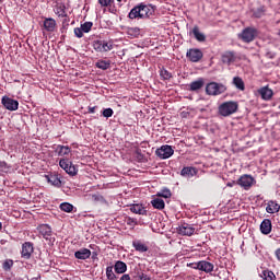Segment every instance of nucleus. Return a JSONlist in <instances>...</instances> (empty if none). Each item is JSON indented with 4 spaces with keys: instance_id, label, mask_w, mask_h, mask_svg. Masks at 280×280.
Here are the masks:
<instances>
[{
    "instance_id": "obj_1",
    "label": "nucleus",
    "mask_w": 280,
    "mask_h": 280,
    "mask_svg": "<svg viewBox=\"0 0 280 280\" xmlns=\"http://www.w3.org/2000/svg\"><path fill=\"white\" fill-rule=\"evenodd\" d=\"M149 18H150V7H148L143 2L133 7L128 14V19H131V20L149 19Z\"/></svg>"
},
{
    "instance_id": "obj_2",
    "label": "nucleus",
    "mask_w": 280,
    "mask_h": 280,
    "mask_svg": "<svg viewBox=\"0 0 280 280\" xmlns=\"http://www.w3.org/2000/svg\"><path fill=\"white\" fill-rule=\"evenodd\" d=\"M238 105L236 102H225L219 106V113L222 117H229L237 113Z\"/></svg>"
},
{
    "instance_id": "obj_3",
    "label": "nucleus",
    "mask_w": 280,
    "mask_h": 280,
    "mask_svg": "<svg viewBox=\"0 0 280 280\" xmlns=\"http://www.w3.org/2000/svg\"><path fill=\"white\" fill-rule=\"evenodd\" d=\"M92 47L95 51H98L100 54H104L106 51H112L113 44L112 42H107L104 39H95L92 44Z\"/></svg>"
},
{
    "instance_id": "obj_4",
    "label": "nucleus",
    "mask_w": 280,
    "mask_h": 280,
    "mask_svg": "<svg viewBox=\"0 0 280 280\" xmlns=\"http://www.w3.org/2000/svg\"><path fill=\"white\" fill-rule=\"evenodd\" d=\"M238 38L243 43H253L257 38V31L254 27H246L238 34Z\"/></svg>"
},
{
    "instance_id": "obj_5",
    "label": "nucleus",
    "mask_w": 280,
    "mask_h": 280,
    "mask_svg": "<svg viewBox=\"0 0 280 280\" xmlns=\"http://www.w3.org/2000/svg\"><path fill=\"white\" fill-rule=\"evenodd\" d=\"M59 166L61 170H65L66 174H69V176H75L78 174V168L69 159H61L59 161Z\"/></svg>"
},
{
    "instance_id": "obj_6",
    "label": "nucleus",
    "mask_w": 280,
    "mask_h": 280,
    "mask_svg": "<svg viewBox=\"0 0 280 280\" xmlns=\"http://www.w3.org/2000/svg\"><path fill=\"white\" fill-rule=\"evenodd\" d=\"M155 154L159 156V159H170V156L174 154V149H172L171 145L165 144L156 149Z\"/></svg>"
},
{
    "instance_id": "obj_7",
    "label": "nucleus",
    "mask_w": 280,
    "mask_h": 280,
    "mask_svg": "<svg viewBox=\"0 0 280 280\" xmlns=\"http://www.w3.org/2000/svg\"><path fill=\"white\" fill-rule=\"evenodd\" d=\"M237 184L243 187V189L248 190L250 189V187H253V185H255V177L250 176V175H242L238 178Z\"/></svg>"
},
{
    "instance_id": "obj_8",
    "label": "nucleus",
    "mask_w": 280,
    "mask_h": 280,
    "mask_svg": "<svg viewBox=\"0 0 280 280\" xmlns=\"http://www.w3.org/2000/svg\"><path fill=\"white\" fill-rule=\"evenodd\" d=\"M186 58H188L190 62H200V60H202V50L198 48H190L186 52Z\"/></svg>"
},
{
    "instance_id": "obj_9",
    "label": "nucleus",
    "mask_w": 280,
    "mask_h": 280,
    "mask_svg": "<svg viewBox=\"0 0 280 280\" xmlns=\"http://www.w3.org/2000/svg\"><path fill=\"white\" fill-rule=\"evenodd\" d=\"M34 254V243L25 242L22 245L21 257L22 259H31Z\"/></svg>"
},
{
    "instance_id": "obj_10",
    "label": "nucleus",
    "mask_w": 280,
    "mask_h": 280,
    "mask_svg": "<svg viewBox=\"0 0 280 280\" xmlns=\"http://www.w3.org/2000/svg\"><path fill=\"white\" fill-rule=\"evenodd\" d=\"M1 104L4 106V108H7V110H19V101L11 97L3 96Z\"/></svg>"
},
{
    "instance_id": "obj_11",
    "label": "nucleus",
    "mask_w": 280,
    "mask_h": 280,
    "mask_svg": "<svg viewBox=\"0 0 280 280\" xmlns=\"http://www.w3.org/2000/svg\"><path fill=\"white\" fill-rule=\"evenodd\" d=\"M177 233H178V235H187L189 237V236L194 235V233H196V228H194V225H191L189 223H182L177 228Z\"/></svg>"
},
{
    "instance_id": "obj_12",
    "label": "nucleus",
    "mask_w": 280,
    "mask_h": 280,
    "mask_svg": "<svg viewBox=\"0 0 280 280\" xmlns=\"http://www.w3.org/2000/svg\"><path fill=\"white\" fill-rule=\"evenodd\" d=\"M221 61L223 65H228V67H231L233 62L237 61V55L235 51L228 50L221 56Z\"/></svg>"
},
{
    "instance_id": "obj_13",
    "label": "nucleus",
    "mask_w": 280,
    "mask_h": 280,
    "mask_svg": "<svg viewBox=\"0 0 280 280\" xmlns=\"http://www.w3.org/2000/svg\"><path fill=\"white\" fill-rule=\"evenodd\" d=\"M37 231L40 233L44 240H51V235H54V232L51 231V226H49V224L39 225L37 228Z\"/></svg>"
},
{
    "instance_id": "obj_14",
    "label": "nucleus",
    "mask_w": 280,
    "mask_h": 280,
    "mask_svg": "<svg viewBox=\"0 0 280 280\" xmlns=\"http://www.w3.org/2000/svg\"><path fill=\"white\" fill-rule=\"evenodd\" d=\"M258 93H259L261 100H264L265 102L272 100V95H275V92H272V90L268 86L260 88L258 90Z\"/></svg>"
},
{
    "instance_id": "obj_15",
    "label": "nucleus",
    "mask_w": 280,
    "mask_h": 280,
    "mask_svg": "<svg viewBox=\"0 0 280 280\" xmlns=\"http://www.w3.org/2000/svg\"><path fill=\"white\" fill-rule=\"evenodd\" d=\"M260 233H262V235H270V233H272V221L270 219H265L260 223Z\"/></svg>"
},
{
    "instance_id": "obj_16",
    "label": "nucleus",
    "mask_w": 280,
    "mask_h": 280,
    "mask_svg": "<svg viewBox=\"0 0 280 280\" xmlns=\"http://www.w3.org/2000/svg\"><path fill=\"white\" fill-rule=\"evenodd\" d=\"M190 34H192L198 43H205V40H207V36L205 35V33L200 32V27H198V25H195L192 27Z\"/></svg>"
},
{
    "instance_id": "obj_17",
    "label": "nucleus",
    "mask_w": 280,
    "mask_h": 280,
    "mask_svg": "<svg viewBox=\"0 0 280 280\" xmlns=\"http://www.w3.org/2000/svg\"><path fill=\"white\" fill-rule=\"evenodd\" d=\"M91 249L89 248H81L74 253L75 259L86 260L91 258Z\"/></svg>"
},
{
    "instance_id": "obj_18",
    "label": "nucleus",
    "mask_w": 280,
    "mask_h": 280,
    "mask_svg": "<svg viewBox=\"0 0 280 280\" xmlns=\"http://www.w3.org/2000/svg\"><path fill=\"white\" fill-rule=\"evenodd\" d=\"M131 213H136L138 215H148V210L141 203H133L130 206Z\"/></svg>"
},
{
    "instance_id": "obj_19",
    "label": "nucleus",
    "mask_w": 280,
    "mask_h": 280,
    "mask_svg": "<svg viewBox=\"0 0 280 280\" xmlns=\"http://www.w3.org/2000/svg\"><path fill=\"white\" fill-rule=\"evenodd\" d=\"M212 95H222L226 91L224 84L211 82Z\"/></svg>"
},
{
    "instance_id": "obj_20",
    "label": "nucleus",
    "mask_w": 280,
    "mask_h": 280,
    "mask_svg": "<svg viewBox=\"0 0 280 280\" xmlns=\"http://www.w3.org/2000/svg\"><path fill=\"white\" fill-rule=\"evenodd\" d=\"M114 270H115L116 275H124V272H126V270H128V265H126V262H124L121 260H117L114 265Z\"/></svg>"
},
{
    "instance_id": "obj_21",
    "label": "nucleus",
    "mask_w": 280,
    "mask_h": 280,
    "mask_svg": "<svg viewBox=\"0 0 280 280\" xmlns=\"http://www.w3.org/2000/svg\"><path fill=\"white\" fill-rule=\"evenodd\" d=\"M267 213H279L280 211V205L277 201H268L266 207Z\"/></svg>"
},
{
    "instance_id": "obj_22",
    "label": "nucleus",
    "mask_w": 280,
    "mask_h": 280,
    "mask_svg": "<svg viewBox=\"0 0 280 280\" xmlns=\"http://www.w3.org/2000/svg\"><path fill=\"white\" fill-rule=\"evenodd\" d=\"M196 174H198V172L191 166L184 167L180 172V175L185 178H192V176H196Z\"/></svg>"
},
{
    "instance_id": "obj_23",
    "label": "nucleus",
    "mask_w": 280,
    "mask_h": 280,
    "mask_svg": "<svg viewBox=\"0 0 280 280\" xmlns=\"http://www.w3.org/2000/svg\"><path fill=\"white\" fill-rule=\"evenodd\" d=\"M205 86V79L200 78L189 84V91H200Z\"/></svg>"
},
{
    "instance_id": "obj_24",
    "label": "nucleus",
    "mask_w": 280,
    "mask_h": 280,
    "mask_svg": "<svg viewBox=\"0 0 280 280\" xmlns=\"http://www.w3.org/2000/svg\"><path fill=\"white\" fill-rule=\"evenodd\" d=\"M44 27L46 32H54V30H56V20L47 18L44 21Z\"/></svg>"
},
{
    "instance_id": "obj_25",
    "label": "nucleus",
    "mask_w": 280,
    "mask_h": 280,
    "mask_svg": "<svg viewBox=\"0 0 280 280\" xmlns=\"http://www.w3.org/2000/svg\"><path fill=\"white\" fill-rule=\"evenodd\" d=\"M132 246L138 253H148L149 250L148 245L143 244L141 241H133Z\"/></svg>"
},
{
    "instance_id": "obj_26",
    "label": "nucleus",
    "mask_w": 280,
    "mask_h": 280,
    "mask_svg": "<svg viewBox=\"0 0 280 280\" xmlns=\"http://www.w3.org/2000/svg\"><path fill=\"white\" fill-rule=\"evenodd\" d=\"M198 270H202L203 272L211 273V262L201 260L197 264Z\"/></svg>"
},
{
    "instance_id": "obj_27",
    "label": "nucleus",
    "mask_w": 280,
    "mask_h": 280,
    "mask_svg": "<svg viewBox=\"0 0 280 280\" xmlns=\"http://www.w3.org/2000/svg\"><path fill=\"white\" fill-rule=\"evenodd\" d=\"M56 152H58V156H68V154H71V148L59 144L56 149Z\"/></svg>"
},
{
    "instance_id": "obj_28",
    "label": "nucleus",
    "mask_w": 280,
    "mask_h": 280,
    "mask_svg": "<svg viewBox=\"0 0 280 280\" xmlns=\"http://www.w3.org/2000/svg\"><path fill=\"white\" fill-rule=\"evenodd\" d=\"M46 178L50 185H54V187H60V185H62L58 175H46Z\"/></svg>"
},
{
    "instance_id": "obj_29",
    "label": "nucleus",
    "mask_w": 280,
    "mask_h": 280,
    "mask_svg": "<svg viewBox=\"0 0 280 280\" xmlns=\"http://www.w3.org/2000/svg\"><path fill=\"white\" fill-rule=\"evenodd\" d=\"M151 205L154 209H159V211H162V209H165V201L161 198H155L151 201Z\"/></svg>"
},
{
    "instance_id": "obj_30",
    "label": "nucleus",
    "mask_w": 280,
    "mask_h": 280,
    "mask_svg": "<svg viewBox=\"0 0 280 280\" xmlns=\"http://www.w3.org/2000/svg\"><path fill=\"white\" fill-rule=\"evenodd\" d=\"M233 84L238 89V91H246V85L244 84V80H242V78L234 77Z\"/></svg>"
},
{
    "instance_id": "obj_31",
    "label": "nucleus",
    "mask_w": 280,
    "mask_h": 280,
    "mask_svg": "<svg viewBox=\"0 0 280 280\" xmlns=\"http://www.w3.org/2000/svg\"><path fill=\"white\" fill-rule=\"evenodd\" d=\"M95 67L102 69V71H106L107 69H110V60H98L95 63Z\"/></svg>"
},
{
    "instance_id": "obj_32",
    "label": "nucleus",
    "mask_w": 280,
    "mask_h": 280,
    "mask_svg": "<svg viewBox=\"0 0 280 280\" xmlns=\"http://www.w3.org/2000/svg\"><path fill=\"white\" fill-rule=\"evenodd\" d=\"M261 279L265 280H277V276L271 270H264L260 275Z\"/></svg>"
},
{
    "instance_id": "obj_33",
    "label": "nucleus",
    "mask_w": 280,
    "mask_h": 280,
    "mask_svg": "<svg viewBox=\"0 0 280 280\" xmlns=\"http://www.w3.org/2000/svg\"><path fill=\"white\" fill-rule=\"evenodd\" d=\"M59 209L61 211H65V213H71L74 209L73 205L69 203V202H62L59 206Z\"/></svg>"
},
{
    "instance_id": "obj_34",
    "label": "nucleus",
    "mask_w": 280,
    "mask_h": 280,
    "mask_svg": "<svg viewBox=\"0 0 280 280\" xmlns=\"http://www.w3.org/2000/svg\"><path fill=\"white\" fill-rule=\"evenodd\" d=\"M10 165L5 163V161H0V176H3V174H8L10 172Z\"/></svg>"
},
{
    "instance_id": "obj_35",
    "label": "nucleus",
    "mask_w": 280,
    "mask_h": 280,
    "mask_svg": "<svg viewBox=\"0 0 280 280\" xmlns=\"http://www.w3.org/2000/svg\"><path fill=\"white\" fill-rule=\"evenodd\" d=\"M106 278L108 280H117V276L115 275V271H113V266L106 268Z\"/></svg>"
},
{
    "instance_id": "obj_36",
    "label": "nucleus",
    "mask_w": 280,
    "mask_h": 280,
    "mask_svg": "<svg viewBox=\"0 0 280 280\" xmlns=\"http://www.w3.org/2000/svg\"><path fill=\"white\" fill-rule=\"evenodd\" d=\"M92 27L93 22H84L83 24H81V30L84 32V34H89Z\"/></svg>"
},
{
    "instance_id": "obj_37",
    "label": "nucleus",
    "mask_w": 280,
    "mask_h": 280,
    "mask_svg": "<svg viewBox=\"0 0 280 280\" xmlns=\"http://www.w3.org/2000/svg\"><path fill=\"white\" fill-rule=\"evenodd\" d=\"M160 77L162 78V80H172V74L170 71H167V69L163 68L160 71Z\"/></svg>"
},
{
    "instance_id": "obj_38",
    "label": "nucleus",
    "mask_w": 280,
    "mask_h": 280,
    "mask_svg": "<svg viewBox=\"0 0 280 280\" xmlns=\"http://www.w3.org/2000/svg\"><path fill=\"white\" fill-rule=\"evenodd\" d=\"M265 12H266V10H264V7H260L253 11V16H255V19H261V16H264Z\"/></svg>"
},
{
    "instance_id": "obj_39",
    "label": "nucleus",
    "mask_w": 280,
    "mask_h": 280,
    "mask_svg": "<svg viewBox=\"0 0 280 280\" xmlns=\"http://www.w3.org/2000/svg\"><path fill=\"white\" fill-rule=\"evenodd\" d=\"M158 196H160L161 198H172V191L167 188L162 189Z\"/></svg>"
},
{
    "instance_id": "obj_40",
    "label": "nucleus",
    "mask_w": 280,
    "mask_h": 280,
    "mask_svg": "<svg viewBox=\"0 0 280 280\" xmlns=\"http://www.w3.org/2000/svg\"><path fill=\"white\" fill-rule=\"evenodd\" d=\"M92 200H94V202H101L102 205H106V199L102 195H92Z\"/></svg>"
},
{
    "instance_id": "obj_41",
    "label": "nucleus",
    "mask_w": 280,
    "mask_h": 280,
    "mask_svg": "<svg viewBox=\"0 0 280 280\" xmlns=\"http://www.w3.org/2000/svg\"><path fill=\"white\" fill-rule=\"evenodd\" d=\"M55 13L58 15V16H61L62 19H65V16H67V12L65 11V8L62 7H57L55 9Z\"/></svg>"
},
{
    "instance_id": "obj_42",
    "label": "nucleus",
    "mask_w": 280,
    "mask_h": 280,
    "mask_svg": "<svg viewBox=\"0 0 280 280\" xmlns=\"http://www.w3.org/2000/svg\"><path fill=\"white\" fill-rule=\"evenodd\" d=\"M115 114V112L113 110V108H105L103 110V117H106V119L113 117V115Z\"/></svg>"
},
{
    "instance_id": "obj_43",
    "label": "nucleus",
    "mask_w": 280,
    "mask_h": 280,
    "mask_svg": "<svg viewBox=\"0 0 280 280\" xmlns=\"http://www.w3.org/2000/svg\"><path fill=\"white\" fill-rule=\"evenodd\" d=\"M101 8H108L113 5V0H98Z\"/></svg>"
},
{
    "instance_id": "obj_44",
    "label": "nucleus",
    "mask_w": 280,
    "mask_h": 280,
    "mask_svg": "<svg viewBox=\"0 0 280 280\" xmlns=\"http://www.w3.org/2000/svg\"><path fill=\"white\" fill-rule=\"evenodd\" d=\"M12 266H14L13 260H5L2 265V268H3V270H10V268H12Z\"/></svg>"
},
{
    "instance_id": "obj_45",
    "label": "nucleus",
    "mask_w": 280,
    "mask_h": 280,
    "mask_svg": "<svg viewBox=\"0 0 280 280\" xmlns=\"http://www.w3.org/2000/svg\"><path fill=\"white\" fill-rule=\"evenodd\" d=\"M74 35L77 36V38H82V36H84V31L82 30V27H75Z\"/></svg>"
},
{
    "instance_id": "obj_46",
    "label": "nucleus",
    "mask_w": 280,
    "mask_h": 280,
    "mask_svg": "<svg viewBox=\"0 0 280 280\" xmlns=\"http://www.w3.org/2000/svg\"><path fill=\"white\" fill-rule=\"evenodd\" d=\"M128 34L130 36H139V28H129Z\"/></svg>"
},
{
    "instance_id": "obj_47",
    "label": "nucleus",
    "mask_w": 280,
    "mask_h": 280,
    "mask_svg": "<svg viewBox=\"0 0 280 280\" xmlns=\"http://www.w3.org/2000/svg\"><path fill=\"white\" fill-rule=\"evenodd\" d=\"M127 224H129V226H135V225H137V220H135L132 218H128L127 219Z\"/></svg>"
},
{
    "instance_id": "obj_48",
    "label": "nucleus",
    "mask_w": 280,
    "mask_h": 280,
    "mask_svg": "<svg viewBox=\"0 0 280 280\" xmlns=\"http://www.w3.org/2000/svg\"><path fill=\"white\" fill-rule=\"evenodd\" d=\"M139 279L140 280H152V278H150L148 275H145V273H141V275H139Z\"/></svg>"
},
{
    "instance_id": "obj_49",
    "label": "nucleus",
    "mask_w": 280,
    "mask_h": 280,
    "mask_svg": "<svg viewBox=\"0 0 280 280\" xmlns=\"http://www.w3.org/2000/svg\"><path fill=\"white\" fill-rule=\"evenodd\" d=\"M206 93H207V95H211V83H207Z\"/></svg>"
},
{
    "instance_id": "obj_50",
    "label": "nucleus",
    "mask_w": 280,
    "mask_h": 280,
    "mask_svg": "<svg viewBox=\"0 0 280 280\" xmlns=\"http://www.w3.org/2000/svg\"><path fill=\"white\" fill-rule=\"evenodd\" d=\"M120 280H130V275L125 273L120 277Z\"/></svg>"
},
{
    "instance_id": "obj_51",
    "label": "nucleus",
    "mask_w": 280,
    "mask_h": 280,
    "mask_svg": "<svg viewBox=\"0 0 280 280\" xmlns=\"http://www.w3.org/2000/svg\"><path fill=\"white\" fill-rule=\"evenodd\" d=\"M276 257H277V259L280 261V248H278V249L276 250Z\"/></svg>"
},
{
    "instance_id": "obj_52",
    "label": "nucleus",
    "mask_w": 280,
    "mask_h": 280,
    "mask_svg": "<svg viewBox=\"0 0 280 280\" xmlns=\"http://www.w3.org/2000/svg\"><path fill=\"white\" fill-rule=\"evenodd\" d=\"M92 259H93V260L97 259V252H93V253H92Z\"/></svg>"
},
{
    "instance_id": "obj_53",
    "label": "nucleus",
    "mask_w": 280,
    "mask_h": 280,
    "mask_svg": "<svg viewBox=\"0 0 280 280\" xmlns=\"http://www.w3.org/2000/svg\"><path fill=\"white\" fill-rule=\"evenodd\" d=\"M89 113H91V114L95 113V106L94 107H89Z\"/></svg>"
},
{
    "instance_id": "obj_54",
    "label": "nucleus",
    "mask_w": 280,
    "mask_h": 280,
    "mask_svg": "<svg viewBox=\"0 0 280 280\" xmlns=\"http://www.w3.org/2000/svg\"><path fill=\"white\" fill-rule=\"evenodd\" d=\"M3 229V223L0 222V231Z\"/></svg>"
},
{
    "instance_id": "obj_55",
    "label": "nucleus",
    "mask_w": 280,
    "mask_h": 280,
    "mask_svg": "<svg viewBox=\"0 0 280 280\" xmlns=\"http://www.w3.org/2000/svg\"><path fill=\"white\" fill-rule=\"evenodd\" d=\"M228 187H233V184H231V183H228Z\"/></svg>"
},
{
    "instance_id": "obj_56",
    "label": "nucleus",
    "mask_w": 280,
    "mask_h": 280,
    "mask_svg": "<svg viewBox=\"0 0 280 280\" xmlns=\"http://www.w3.org/2000/svg\"><path fill=\"white\" fill-rule=\"evenodd\" d=\"M213 268H214L213 265H211V272H213Z\"/></svg>"
},
{
    "instance_id": "obj_57",
    "label": "nucleus",
    "mask_w": 280,
    "mask_h": 280,
    "mask_svg": "<svg viewBox=\"0 0 280 280\" xmlns=\"http://www.w3.org/2000/svg\"><path fill=\"white\" fill-rule=\"evenodd\" d=\"M118 2H121V0H117Z\"/></svg>"
},
{
    "instance_id": "obj_58",
    "label": "nucleus",
    "mask_w": 280,
    "mask_h": 280,
    "mask_svg": "<svg viewBox=\"0 0 280 280\" xmlns=\"http://www.w3.org/2000/svg\"><path fill=\"white\" fill-rule=\"evenodd\" d=\"M0 3H1V0H0Z\"/></svg>"
}]
</instances>
